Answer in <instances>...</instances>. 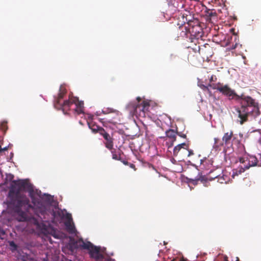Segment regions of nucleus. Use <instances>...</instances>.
Segmentation results:
<instances>
[{
	"instance_id": "nucleus-24",
	"label": "nucleus",
	"mask_w": 261,
	"mask_h": 261,
	"mask_svg": "<svg viewBox=\"0 0 261 261\" xmlns=\"http://www.w3.org/2000/svg\"><path fill=\"white\" fill-rule=\"evenodd\" d=\"M112 154V158L115 160H120V155L117 154L115 151H111Z\"/></svg>"
},
{
	"instance_id": "nucleus-33",
	"label": "nucleus",
	"mask_w": 261,
	"mask_h": 261,
	"mask_svg": "<svg viewBox=\"0 0 261 261\" xmlns=\"http://www.w3.org/2000/svg\"><path fill=\"white\" fill-rule=\"evenodd\" d=\"M134 102H137V103H141L142 101H141V98L140 97H138L137 98L136 101H134Z\"/></svg>"
},
{
	"instance_id": "nucleus-40",
	"label": "nucleus",
	"mask_w": 261,
	"mask_h": 261,
	"mask_svg": "<svg viewBox=\"0 0 261 261\" xmlns=\"http://www.w3.org/2000/svg\"><path fill=\"white\" fill-rule=\"evenodd\" d=\"M238 260H239V258L237 257V261H238Z\"/></svg>"
},
{
	"instance_id": "nucleus-25",
	"label": "nucleus",
	"mask_w": 261,
	"mask_h": 261,
	"mask_svg": "<svg viewBox=\"0 0 261 261\" xmlns=\"http://www.w3.org/2000/svg\"><path fill=\"white\" fill-rule=\"evenodd\" d=\"M9 244L11 248L12 251H15L17 249V246L14 241H9Z\"/></svg>"
},
{
	"instance_id": "nucleus-4",
	"label": "nucleus",
	"mask_w": 261,
	"mask_h": 261,
	"mask_svg": "<svg viewBox=\"0 0 261 261\" xmlns=\"http://www.w3.org/2000/svg\"><path fill=\"white\" fill-rule=\"evenodd\" d=\"M79 242L83 249L89 250L91 257L95 258L96 260L103 258V255L100 252V247L93 245L90 242H85L83 239H79Z\"/></svg>"
},
{
	"instance_id": "nucleus-16",
	"label": "nucleus",
	"mask_w": 261,
	"mask_h": 261,
	"mask_svg": "<svg viewBox=\"0 0 261 261\" xmlns=\"http://www.w3.org/2000/svg\"><path fill=\"white\" fill-rule=\"evenodd\" d=\"M243 165L241 166L240 167H239L236 170H233V174L232 175V177L234 178L235 175H238L239 174H241L242 173L244 172L246 170L248 169L249 168H246L245 167V164H242Z\"/></svg>"
},
{
	"instance_id": "nucleus-22",
	"label": "nucleus",
	"mask_w": 261,
	"mask_h": 261,
	"mask_svg": "<svg viewBox=\"0 0 261 261\" xmlns=\"http://www.w3.org/2000/svg\"><path fill=\"white\" fill-rule=\"evenodd\" d=\"M72 110L76 113L77 114L79 115L84 113V109L82 108L74 107Z\"/></svg>"
},
{
	"instance_id": "nucleus-35",
	"label": "nucleus",
	"mask_w": 261,
	"mask_h": 261,
	"mask_svg": "<svg viewBox=\"0 0 261 261\" xmlns=\"http://www.w3.org/2000/svg\"><path fill=\"white\" fill-rule=\"evenodd\" d=\"M129 167L133 169H134L135 170H136V167H135V165L133 164H132V163H129Z\"/></svg>"
},
{
	"instance_id": "nucleus-19",
	"label": "nucleus",
	"mask_w": 261,
	"mask_h": 261,
	"mask_svg": "<svg viewBox=\"0 0 261 261\" xmlns=\"http://www.w3.org/2000/svg\"><path fill=\"white\" fill-rule=\"evenodd\" d=\"M222 84L220 83H218L217 84H212V83H210L208 84V86L214 90H217L219 91V89L220 87L221 86Z\"/></svg>"
},
{
	"instance_id": "nucleus-28",
	"label": "nucleus",
	"mask_w": 261,
	"mask_h": 261,
	"mask_svg": "<svg viewBox=\"0 0 261 261\" xmlns=\"http://www.w3.org/2000/svg\"><path fill=\"white\" fill-rule=\"evenodd\" d=\"M66 219H67V221H69L70 222L72 221L71 215L70 214L68 213L66 215Z\"/></svg>"
},
{
	"instance_id": "nucleus-9",
	"label": "nucleus",
	"mask_w": 261,
	"mask_h": 261,
	"mask_svg": "<svg viewBox=\"0 0 261 261\" xmlns=\"http://www.w3.org/2000/svg\"><path fill=\"white\" fill-rule=\"evenodd\" d=\"M233 132H227L225 133L222 137V141L225 145L223 149V152L226 154L227 150L232 148V144L231 142V140L233 137Z\"/></svg>"
},
{
	"instance_id": "nucleus-6",
	"label": "nucleus",
	"mask_w": 261,
	"mask_h": 261,
	"mask_svg": "<svg viewBox=\"0 0 261 261\" xmlns=\"http://www.w3.org/2000/svg\"><path fill=\"white\" fill-rule=\"evenodd\" d=\"M82 108L84 109V102L80 101L77 97H69L68 101L65 102L63 108V113L67 114V112L72 109V106Z\"/></svg>"
},
{
	"instance_id": "nucleus-30",
	"label": "nucleus",
	"mask_w": 261,
	"mask_h": 261,
	"mask_svg": "<svg viewBox=\"0 0 261 261\" xmlns=\"http://www.w3.org/2000/svg\"><path fill=\"white\" fill-rule=\"evenodd\" d=\"M221 176L222 177H224V179H225V181L227 183L229 181V177L227 175H225V174H224V173H222V175Z\"/></svg>"
},
{
	"instance_id": "nucleus-23",
	"label": "nucleus",
	"mask_w": 261,
	"mask_h": 261,
	"mask_svg": "<svg viewBox=\"0 0 261 261\" xmlns=\"http://www.w3.org/2000/svg\"><path fill=\"white\" fill-rule=\"evenodd\" d=\"M210 86H208V85L207 86H205L204 85H201L200 86V88L205 92H207L210 95H212V91L209 89Z\"/></svg>"
},
{
	"instance_id": "nucleus-15",
	"label": "nucleus",
	"mask_w": 261,
	"mask_h": 261,
	"mask_svg": "<svg viewBox=\"0 0 261 261\" xmlns=\"http://www.w3.org/2000/svg\"><path fill=\"white\" fill-rule=\"evenodd\" d=\"M224 143L222 141H221L220 139L218 138H214V143L213 146V148L215 151L220 150L221 147L223 146Z\"/></svg>"
},
{
	"instance_id": "nucleus-18",
	"label": "nucleus",
	"mask_w": 261,
	"mask_h": 261,
	"mask_svg": "<svg viewBox=\"0 0 261 261\" xmlns=\"http://www.w3.org/2000/svg\"><path fill=\"white\" fill-rule=\"evenodd\" d=\"M179 29L181 30L180 36L181 37H186L187 36L189 33H190L188 26H180Z\"/></svg>"
},
{
	"instance_id": "nucleus-37",
	"label": "nucleus",
	"mask_w": 261,
	"mask_h": 261,
	"mask_svg": "<svg viewBox=\"0 0 261 261\" xmlns=\"http://www.w3.org/2000/svg\"><path fill=\"white\" fill-rule=\"evenodd\" d=\"M52 236L55 237V238H58V237L57 236V235L56 234L55 232H54V234H52Z\"/></svg>"
},
{
	"instance_id": "nucleus-7",
	"label": "nucleus",
	"mask_w": 261,
	"mask_h": 261,
	"mask_svg": "<svg viewBox=\"0 0 261 261\" xmlns=\"http://www.w3.org/2000/svg\"><path fill=\"white\" fill-rule=\"evenodd\" d=\"M180 152H181V153L186 152V153H187V155L188 157H189L194 154L193 150H192V149H189L188 144L185 143L178 144L174 148L173 151V155L175 156H177L178 154Z\"/></svg>"
},
{
	"instance_id": "nucleus-26",
	"label": "nucleus",
	"mask_w": 261,
	"mask_h": 261,
	"mask_svg": "<svg viewBox=\"0 0 261 261\" xmlns=\"http://www.w3.org/2000/svg\"><path fill=\"white\" fill-rule=\"evenodd\" d=\"M217 181L220 184H227V182L224 179V177H222L221 175L218 177Z\"/></svg>"
},
{
	"instance_id": "nucleus-12",
	"label": "nucleus",
	"mask_w": 261,
	"mask_h": 261,
	"mask_svg": "<svg viewBox=\"0 0 261 261\" xmlns=\"http://www.w3.org/2000/svg\"><path fill=\"white\" fill-rule=\"evenodd\" d=\"M176 133L174 130L172 129H169L166 131V137L170 139L171 142L173 143L176 141Z\"/></svg>"
},
{
	"instance_id": "nucleus-20",
	"label": "nucleus",
	"mask_w": 261,
	"mask_h": 261,
	"mask_svg": "<svg viewBox=\"0 0 261 261\" xmlns=\"http://www.w3.org/2000/svg\"><path fill=\"white\" fill-rule=\"evenodd\" d=\"M8 129L7 122L6 121H3L1 122L0 124V129L3 131L4 133H6Z\"/></svg>"
},
{
	"instance_id": "nucleus-5",
	"label": "nucleus",
	"mask_w": 261,
	"mask_h": 261,
	"mask_svg": "<svg viewBox=\"0 0 261 261\" xmlns=\"http://www.w3.org/2000/svg\"><path fill=\"white\" fill-rule=\"evenodd\" d=\"M186 20L188 21V27H190L189 28V31H190V34H191V37L189 38V40H190V42H194L195 39H198L202 36V29L198 24L197 21H192L187 19H186Z\"/></svg>"
},
{
	"instance_id": "nucleus-1",
	"label": "nucleus",
	"mask_w": 261,
	"mask_h": 261,
	"mask_svg": "<svg viewBox=\"0 0 261 261\" xmlns=\"http://www.w3.org/2000/svg\"><path fill=\"white\" fill-rule=\"evenodd\" d=\"M33 191L32 185L27 180H13L10 185L6 203L17 214L16 220L19 222L26 221L27 212L31 209L35 210L40 220L32 218L31 222L37 229L45 230L43 222H54L56 213L50 206L40 202L33 195Z\"/></svg>"
},
{
	"instance_id": "nucleus-34",
	"label": "nucleus",
	"mask_w": 261,
	"mask_h": 261,
	"mask_svg": "<svg viewBox=\"0 0 261 261\" xmlns=\"http://www.w3.org/2000/svg\"><path fill=\"white\" fill-rule=\"evenodd\" d=\"M176 57V56L175 55H174L173 54H171L170 55L169 58L171 61L173 60L174 59H175Z\"/></svg>"
},
{
	"instance_id": "nucleus-41",
	"label": "nucleus",
	"mask_w": 261,
	"mask_h": 261,
	"mask_svg": "<svg viewBox=\"0 0 261 261\" xmlns=\"http://www.w3.org/2000/svg\"><path fill=\"white\" fill-rule=\"evenodd\" d=\"M226 261H227V260H226Z\"/></svg>"
},
{
	"instance_id": "nucleus-13",
	"label": "nucleus",
	"mask_w": 261,
	"mask_h": 261,
	"mask_svg": "<svg viewBox=\"0 0 261 261\" xmlns=\"http://www.w3.org/2000/svg\"><path fill=\"white\" fill-rule=\"evenodd\" d=\"M65 225L67 231L71 234H73L75 232L76 229L73 223L69 221H66L65 222Z\"/></svg>"
},
{
	"instance_id": "nucleus-10",
	"label": "nucleus",
	"mask_w": 261,
	"mask_h": 261,
	"mask_svg": "<svg viewBox=\"0 0 261 261\" xmlns=\"http://www.w3.org/2000/svg\"><path fill=\"white\" fill-rule=\"evenodd\" d=\"M100 135L102 136L105 140L104 144L105 146L108 149L112 150L113 149V138L105 129L101 128L100 129Z\"/></svg>"
},
{
	"instance_id": "nucleus-14",
	"label": "nucleus",
	"mask_w": 261,
	"mask_h": 261,
	"mask_svg": "<svg viewBox=\"0 0 261 261\" xmlns=\"http://www.w3.org/2000/svg\"><path fill=\"white\" fill-rule=\"evenodd\" d=\"M221 173H222V169L218 168L215 170H211L209 172L210 177L212 179L218 178Z\"/></svg>"
},
{
	"instance_id": "nucleus-39",
	"label": "nucleus",
	"mask_w": 261,
	"mask_h": 261,
	"mask_svg": "<svg viewBox=\"0 0 261 261\" xmlns=\"http://www.w3.org/2000/svg\"><path fill=\"white\" fill-rule=\"evenodd\" d=\"M123 163L125 165H128L129 164V163L128 162H127V161H123Z\"/></svg>"
},
{
	"instance_id": "nucleus-11",
	"label": "nucleus",
	"mask_w": 261,
	"mask_h": 261,
	"mask_svg": "<svg viewBox=\"0 0 261 261\" xmlns=\"http://www.w3.org/2000/svg\"><path fill=\"white\" fill-rule=\"evenodd\" d=\"M66 91L65 89L62 90L60 89V92L58 94V98L56 99L55 101V107L56 109H61L63 111V108L64 103H65V102L67 101H68V100H64L62 101V99L64 97V95L66 94Z\"/></svg>"
},
{
	"instance_id": "nucleus-27",
	"label": "nucleus",
	"mask_w": 261,
	"mask_h": 261,
	"mask_svg": "<svg viewBox=\"0 0 261 261\" xmlns=\"http://www.w3.org/2000/svg\"><path fill=\"white\" fill-rule=\"evenodd\" d=\"M217 77L215 75H211L210 79V83H213L217 81Z\"/></svg>"
},
{
	"instance_id": "nucleus-3",
	"label": "nucleus",
	"mask_w": 261,
	"mask_h": 261,
	"mask_svg": "<svg viewBox=\"0 0 261 261\" xmlns=\"http://www.w3.org/2000/svg\"><path fill=\"white\" fill-rule=\"evenodd\" d=\"M149 107V102L145 101H143L141 103L130 102L127 106V109L133 116H145V112L148 111Z\"/></svg>"
},
{
	"instance_id": "nucleus-2",
	"label": "nucleus",
	"mask_w": 261,
	"mask_h": 261,
	"mask_svg": "<svg viewBox=\"0 0 261 261\" xmlns=\"http://www.w3.org/2000/svg\"><path fill=\"white\" fill-rule=\"evenodd\" d=\"M219 92L226 96L232 97V98L234 96L236 99L239 101L240 106L236 108V110L238 113V118L240 119L239 122L240 124L242 125L247 122L249 118L251 119H254L260 115L258 102L251 96L244 95H238L228 85H223L222 84L219 89Z\"/></svg>"
},
{
	"instance_id": "nucleus-32",
	"label": "nucleus",
	"mask_w": 261,
	"mask_h": 261,
	"mask_svg": "<svg viewBox=\"0 0 261 261\" xmlns=\"http://www.w3.org/2000/svg\"><path fill=\"white\" fill-rule=\"evenodd\" d=\"M176 135H178V136H179L180 137H181L183 138H186V135L182 134V133H179V132H177Z\"/></svg>"
},
{
	"instance_id": "nucleus-8",
	"label": "nucleus",
	"mask_w": 261,
	"mask_h": 261,
	"mask_svg": "<svg viewBox=\"0 0 261 261\" xmlns=\"http://www.w3.org/2000/svg\"><path fill=\"white\" fill-rule=\"evenodd\" d=\"M239 161L241 164H245L246 168H249L251 167L256 166H260L258 164V161L256 156L254 155H249L247 158L241 157L239 158Z\"/></svg>"
},
{
	"instance_id": "nucleus-38",
	"label": "nucleus",
	"mask_w": 261,
	"mask_h": 261,
	"mask_svg": "<svg viewBox=\"0 0 261 261\" xmlns=\"http://www.w3.org/2000/svg\"><path fill=\"white\" fill-rule=\"evenodd\" d=\"M199 54H201V53H202L203 52V49L201 48H199Z\"/></svg>"
},
{
	"instance_id": "nucleus-31",
	"label": "nucleus",
	"mask_w": 261,
	"mask_h": 261,
	"mask_svg": "<svg viewBox=\"0 0 261 261\" xmlns=\"http://www.w3.org/2000/svg\"><path fill=\"white\" fill-rule=\"evenodd\" d=\"M5 233L4 230L0 227V238L2 239V237L4 236Z\"/></svg>"
},
{
	"instance_id": "nucleus-21",
	"label": "nucleus",
	"mask_w": 261,
	"mask_h": 261,
	"mask_svg": "<svg viewBox=\"0 0 261 261\" xmlns=\"http://www.w3.org/2000/svg\"><path fill=\"white\" fill-rule=\"evenodd\" d=\"M205 165H208V167L206 168V169H207V170L210 169V167H209V166L212 165V161L210 160H201V165L204 166Z\"/></svg>"
},
{
	"instance_id": "nucleus-36",
	"label": "nucleus",
	"mask_w": 261,
	"mask_h": 261,
	"mask_svg": "<svg viewBox=\"0 0 261 261\" xmlns=\"http://www.w3.org/2000/svg\"><path fill=\"white\" fill-rule=\"evenodd\" d=\"M8 150V147H5L3 148H2V151H6V150Z\"/></svg>"
},
{
	"instance_id": "nucleus-17",
	"label": "nucleus",
	"mask_w": 261,
	"mask_h": 261,
	"mask_svg": "<svg viewBox=\"0 0 261 261\" xmlns=\"http://www.w3.org/2000/svg\"><path fill=\"white\" fill-rule=\"evenodd\" d=\"M88 125L89 128H90L92 131L95 133H98L100 134V129L103 128L102 127L97 125L92 122H88Z\"/></svg>"
},
{
	"instance_id": "nucleus-29",
	"label": "nucleus",
	"mask_w": 261,
	"mask_h": 261,
	"mask_svg": "<svg viewBox=\"0 0 261 261\" xmlns=\"http://www.w3.org/2000/svg\"><path fill=\"white\" fill-rule=\"evenodd\" d=\"M212 16H216V13H213L212 12H207V20H209L210 19V17Z\"/></svg>"
}]
</instances>
